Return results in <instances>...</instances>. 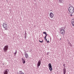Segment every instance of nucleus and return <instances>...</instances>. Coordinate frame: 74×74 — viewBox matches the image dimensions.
<instances>
[{"mask_svg": "<svg viewBox=\"0 0 74 74\" xmlns=\"http://www.w3.org/2000/svg\"><path fill=\"white\" fill-rule=\"evenodd\" d=\"M8 71H9L8 69H6L5 71L3 74H8Z\"/></svg>", "mask_w": 74, "mask_h": 74, "instance_id": "nucleus-10", "label": "nucleus"}, {"mask_svg": "<svg viewBox=\"0 0 74 74\" xmlns=\"http://www.w3.org/2000/svg\"><path fill=\"white\" fill-rule=\"evenodd\" d=\"M41 59L39 60V61H38V63L37 64V67H38L40 66V65H41Z\"/></svg>", "mask_w": 74, "mask_h": 74, "instance_id": "nucleus-5", "label": "nucleus"}, {"mask_svg": "<svg viewBox=\"0 0 74 74\" xmlns=\"http://www.w3.org/2000/svg\"><path fill=\"white\" fill-rule=\"evenodd\" d=\"M68 44L69 45H70V47H72V44H71L70 42H69L68 43Z\"/></svg>", "mask_w": 74, "mask_h": 74, "instance_id": "nucleus-14", "label": "nucleus"}, {"mask_svg": "<svg viewBox=\"0 0 74 74\" xmlns=\"http://www.w3.org/2000/svg\"><path fill=\"white\" fill-rule=\"evenodd\" d=\"M45 35H46V36H45V37H44V38H47V36L48 35L47 34V33L46 34H45Z\"/></svg>", "mask_w": 74, "mask_h": 74, "instance_id": "nucleus-16", "label": "nucleus"}, {"mask_svg": "<svg viewBox=\"0 0 74 74\" xmlns=\"http://www.w3.org/2000/svg\"><path fill=\"white\" fill-rule=\"evenodd\" d=\"M20 74H24V73L22 72V73H20Z\"/></svg>", "mask_w": 74, "mask_h": 74, "instance_id": "nucleus-21", "label": "nucleus"}, {"mask_svg": "<svg viewBox=\"0 0 74 74\" xmlns=\"http://www.w3.org/2000/svg\"><path fill=\"white\" fill-rule=\"evenodd\" d=\"M69 12L71 14H73L74 12V8L72 6L69 7L68 8Z\"/></svg>", "mask_w": 74, "mask_h": 74, "instance_id": "nucleus-2", "label": "nucleus"}, {"mask_svg": "<svg viewBox=\"0 0 74 74\" xmlns=\"http://www.w3.org/2000/svg\"><path fill=\"white\" fill-rule=\"evenodd\" d=\"M25 58L27 59V58H29V56L28 55V54L27 53H25Z\"/></svg>", "mask_w": 74, "mask_h": 74, "instance_id": "nucleus-11", "label": "nucleus"}, {"mask_svg": "<svg viewBox=\"0 0 74 74\" xmlns=\"http://www.w3.org/2000/svg\"><path fill=\"white\" fill-rule=\"evenodd\" d=\"M49 16L51 18H53V14L52 12H51L49 14Z\"/></svg>", "mask_w": 74, "mask_h": 74, "instance_id": "nucleus-8", "label": "nucleus"}, {"mask_svg": "<svg viewBox=\"0 0 74 74\" xmlns=\"http://www.w3.org/2000/svg\"><path fill=\"white\" fill-rule=\"evenodd\" d=\"M47 43L49 42V40H47Z\"/></svg>", "mask_w": 74, "mask_h": 74, "instance_id": "nucleus-25", "label": "nucleus"}, {"mask_svg": "<svg viewBox=\"0 0 74 74\" xmlns=\"http://www.w3.org/2000/svg\"><path fill=\"white\" fill-rule=\"evenodd\" d=\"M45 40L46 41H47V39L46 38H45Z\"/></svg>", "mask_w": 74, "mask_h": 74, "instance_id": "nucleus-20", "label": "nucleus"}, {"mask_svg": "<svg viewBox=\"0 0 74 74\" xmlns=\"http://www.w3.org/2000/svg\"><path fill=\"white\" fill-rule=\"evenodd\" d=\"M39 41L40 42H41V43H42V42H43V40H42V41H40V40H39Z\"/></svg>", "mask_w": 74, "mask_h": 74, "instance_id": "nucleus-18", "label": "nucleus"}, {"mask_svg": "<svg viewBox=\"0 0 74 74\" xmlns=\"http://www.w3.org/2000/svg\"><path fill=\"white\" fill-rule=\"evenodd\" d=\"M49 68L50 71H52V65L51 63H49L48 64Z\"/></svg>", "mask_w": 74, "mask_h": 74, "instance_id": "nucleus-6", "label": "nucleus"}, {"mask_svg": "<svg viewBox=\"0 0 74 74\" xmlns=\"http://www.w3.org/2000/svg\"><path fill=\"white\" fill-rule=\"evenodd\" d=\"M21 60L23 64H25V63H26V61H25V58H21Z\"/></svg>", "mask_w": 74, "mask_h": 74, "instance_id": "nucleus-7", "label": "nucleus"}, {"mask_svg": "<svg viewBox=\"0 0 74 74\" xmlns=\"http://www.w3.org/2000/svg\"><path fill=\"white\" fill-rule=\"evenodd\" d=\"M16 53H17V52H16H16H15L14 53V56H16Z\"/></svg>", "mask_w": 74, "mask_h": 74, "instance_id": "nucleus-17", "label": "nucleus"}, {"mask_svg": "<svg viewBox=\"0 0 74 74\" xmlns=\"http://www.w3.org/2000/svg\"><path fill=\"white\" fill-rule=\"evenodd\" d=\"M64 69H66V66H64Z\"/></svg>", "mask_w": 74, "mask_h": 74, "instance_id": "nucleus-28", "label": "nucleus"}, {"mask_svg": "<svg viewBox=\"0 0 74 74\" xmlns=\"http://www.w3.org/2000/svg\"><path fill=\"white\" fill-rule=\"evenodd\" d=\"M66 68H64L63 69V73L64 74H66Z\"/></svg>", "mask_w": 74, "mask_h": 74, "instance_id": "nucleus-12", "label": "nucleus"}, {"mask_svg": "<svg viewBox=\"0 0 74 74\" xmlns=\"http://www.w3.org/2000/svg\"><path fill=\"white\" fill-rule=\"evenodd\" d=\"M70 16H73V15L72 14H71Z\"/></svg>", "mask_w": 74, "mask_h": 74, "instance_id": "nucleus-24", "label": "nucleus"}, {"mask_svg": "<svg viewBox=\"0 0 74 74\" xmlns=\"http://www.w3.org/2000/svg\"><path fill=\"white\" fill-rule=\"evenodd\" d=\"M58 1L60 3H63V0H59Z\"/></svg>", "mask_w": 74, "mask_h": 74, "instance_id": "nucleus-13", "label": "nucleus"}, {"mask_svg": "<svg viewBox=\"0 0 74 74\" xmlns=\"http://www.w3.org/2000/svg\"><path fill=\"white\" fill-rule=\"evenodd\" d=\"M65 64H63V66H65Z\"/></svg>", "mask_w": 74, "mask_h": 74, "instance_id": "nucleus-26", "label": "nucleus"}, {"mask_svg": "<svg viewBox=\"0 0 74 74\" xmlns=\"http://www.w3.org/2000/svg\"><path fill=\"white\" fill-rule=\"evenodd\" d=\"M48 53H49V52H47V55H48Z\"/></svg>", "mask_w": 74, "mask_h": 74, "instance_id": "nucleus-27", "label": "nucleus"}, {"mask_svg": "<svg viewBox=\"0 0 74 74\" xmlns=\"http://www.w3.org/2000/svg\"><path fill=\"white\" fill-rule=\"evenodd\" d=\"M43 34H46L47 33L46 32H44L43 33Z\"/></svg>", "mask_w": 74, "mask_h": 74, "instance_id": "nucleus-19", "label": "nucleus"}, {"mask_svg": "<svg viewBox=\"0 0 74 74\" xmlns=\"http://www.w3.org/2000/svg\"><path fill=\"white\" fill-rule=\"evenodd\" d=\"M3 49L4 52H6L7 51L8 49V45L5 46L3 48Z\"/></svg>", "mask_w": 74, "mask_h": 74, "instance_id": "nucleus-4", "label": "nucleus"}, {"mask_svg": "<svg viewBox=\"0 0 74 74\" xmlns=\"http://www.w3.org/2000/svg\"><path fill=\"white\" fill-rule=\"evenodd\" d=\"M66 29V27H61L60 29V34H61L62 35L64 36V34H65V29Z\"/></svg>", "mask_w": 74, "mask_h": 74, "instance_id": "nucleus-1", "label": "nucleus"}, {"mask_svg": "<svg viewBox=\"0 0 74 74\" xmlns=\"http://www.w3.org/2000/svg\"><path fill=\"white\" fill-rule=\"evenodd\" d=\"M26 37H27V36H25V39H26Z\"/></svg>", "mask_w": 74, "mask_h": 74, "instance_id": "nucleus-22", "label": "nucleus"}, {"mask_svg": "<svg viewBox=\"0 0 74 74\" xmlns=\"http://www.w3.org/2000/svg\"><path fill=\"white\" fill-rule=\"evenodd\" d=\"M3 27L5 29V30H7V24H6L5 23H4L2 25Z\"/></svg>", "mask_w": 74, "mask_h": 74, "instance_id": "nucleus-3", "label": "nucleus"}, {"mask_svg": "<svg viewBox=\"0 0 74 74\" xmlns=\"http://www.w3.org/2000/svg\"><path fill=\"white\" fill-rule=\"evenodd\" d=\"M22 71H19L20 73H22Z\"/></svg>", "mask_w": 74, "mask_h": 74, "instance_id": "nucleus-23", "label": "nucleus"}, {"mask_svg": "<svg viewBox=\"0 0 74 74\" xmlns=\"http://www.w3.org/2000/svg\"><path fill=\"white\" fill-rule=\"evenodd\" d=\"M72 19V21L71 22V23L72 26H74V18H73Z\"/></svg>", "mask_w": 74, "mask_h": 74, "instance_id": "nucleus-9", "label": "nucleus"}, {"mask_svg": "<svg viewBox=\"0 0 74 74\" xmlns=\"http://www.w3.org/2000/svg\"><path fill=\"white\" fill-rule=\"evenodd\" d=\"M26 31H25V36H26L27 37V33H26Z\"/></svg>", "mask_w": 74, "mask_h": 74, "instance_id": "nucleus-15", "label": "nucleus"}, {"mask_svg": "<svg viewBox=\"0 0 74 74\" xmlns=\"http://www.w3.org/2000/svg\"><path fill=\"white\" fill-rule=\"evenodd\" d=\"M62 40V38H60V40Z\"/></svg>", "mask_w": 74, "mask_h": 74, "instance_id": "nucleus-29", "label": "nucleus"}]
</instances>
